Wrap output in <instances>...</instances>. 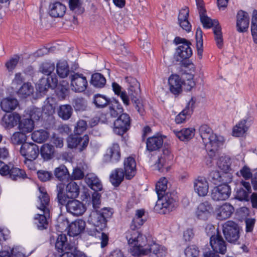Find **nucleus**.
Wrapping results in <instances>:
<instances>
[{
    "instance_id": "nucleus-49",
    "label": "nucleus",
    "mask_w": 257,
    "mask_h": 257,
    "mask_svg": "<svg viewBox=\"0 0 257 257\" xmlns=\"http://www.w3.org/2000/svg\"><path fill=\"white\" fill-rule=\"evenodd\" d=\"M196 48L197 55L200 59L202 58L203 53L202 31L200 28H198L196 32Z\"/></svg>"
},
{
    "instance_id": "nucleus-64",
    "label": "nucleus",
    "mask_w": 257,
    "mask_h": 257,
    "mask_svg": "<svg viewBox=\"0 0 257 257\" xmlns=\"http://www.w3.org/2000/svg\"><path fill=\"white\" fill-rule=\"evenodd\" d=\"M240 175L245 180L251 179L253 175L251 172L250 169L247 166H244L239 171Z\"/></svg>"
},
{
    "instance_id": "nucleus-29",
    "label": "nucleus",
    "mask_w": 257,
    "mask_h": 257,
    "mask_svg": "<svg viewBox=\"0 0 257 257\" xmlns=\"http://www.w3.org/2000/svg\"><path fill=\"white\" fill-rule=\"evenodd\" d=\"M251 124V120L248 118L240 120L233 128V136L236 137L243 136L247 132Z\"/></svg>"
},
{
    "instance_id": "nucleus-33",
    "label": "nucleus",
    "mask_w": 257,
    "mask_h": 257,
    "mask_svg": "<svg viewBox=\"0 0 257 257\" xmlns=\"http://www.w3.org/2000/svg\"><path fill=\"white\" fill-rule=\"evenodd\" d=\"M66 6L60 2H55L49 6V14L52 17L61 18L65 14Z\"/></svg>"
},
{
    "instance_id": "nucleus-51",
    "label": "nucleus",
    "mask_w": 257,
    "mask_h": 257,
    "mask_svg": "<svg viewBox=\"0 0 257 257\" xmlns=\"http://www.w3.org/2000/svg\"><path fill=\"white\" fill-rule=\"evenodd\" d=\"M228 175L226 173L221 174L217 170L212 171L209 176V178L214 184H217L220 182H223L225 181L224 178H225Z\"/></svg>"
},
{
    "instance_id": "nucleus-46",
    "label": "nucleus",
    "mask_w": 257,
    "mask_h": 257,
    "mask_svg": "<svg viewBox=\"0 0 257 257\" xmlns=\"http://www.w3.org/2000/svg\"><path fill=\"white\" fill-rule=\"evenodd\" d=\"M109 105V112L111 116L116 117L123 113V108L117 100H114L111 102Z\"/></svg>"
},
{
    "instance_id": "nucleus-13",
    "label": "nucleus",
    "mask_w": 257,
    "mask_h": 257,
    "mask_svg": "<svg viewBox=\"0 0 257 257\" xmlns=\"http://www.w3.org/2000/svg\"><path fill=\"white\" fill-rule=\"evenodd\" d=\"M222 231L226 240L230 243H235L239 238L240 229L234 221H227L222 225Z\"/></svg>"
},
{
    "instance_id": "nucleus-61",
    "label": "nucleus",
    "mask_w": 257,
    "mask_h": 257,
    "mask_svg": "<svg viewBox=\"0 0 257 257\" xmlns=\"http://www.w3.org/2000/svg\"><path fill=\"white\" fill-rule=\"evenodd\" d=\"M218 166L225 173L230 170L229 160L225 158H220L218 162Z\"/></svg>"
},
{
    "instance_id": "nucleus-52",
    "label": "nucleus",
    "mask_w": 257,
    "mask_h": 257,
    "mask_svg": "<svg viewBox=\"0 0 257 257\" xmlns=\"http://www.w3.org/2000/svg\"><path fill=\"white\" fill-rule=\"evenodd\" d=\"M213 30L216 44L218 48L222 49L223 47V39L221 27L220 25L217 26L213 29Z\"/></svg>"
},
{
    "instance_id": "nucleus-14",
    "label": "nucleus",
    "mask_w": 257,
    "mask_h": 257,
    "mask_svg": "<svg viewBox=\"0 0 257 257\" xmlns=\"http://www.w3.org/2000/svg\"><path fill=\"white\" fill-rule=\"evenodd\" d=\"M21 154L25 157V163L32 164V161L35 160L39 154L38 146L34 143H25L21 146Z\"/></svg>"
},
{
    "instance_id": "nucleus-9",
    "label": "nucleus",
    "mask_w": 257,
    "mask_h": 257,
    "mask_svg": "<svg viewBox=\"0 0 257 257\" xmlns=\"http://www.w3.org/2000/svg\"><path fill=\"white\" fill-rule=\"evenodd\" d=\"M176 45L181 44L176 49L175 58L177 61L181 63L185 66H187L188 63L184 62L192 55V51L190 48L191 43L184 38L177 37L174 40Z\"/></svg>"
},
{
    "instance_id": "nucleus-30",
    "label": "nucleus",
    "mask_w": 257,
    "mask_h": 257,
    "mask_svg": "<svg viewBox=\"0 0 257 257\" xmlns=\"http://www.w3.org/2000/svg\"><path fill=\"white\" fill-rule=\"evenodd\" d=\"M85 227V222L82 219H77L69 225L68 233L69 236H76L79 235Z\"/></svg>"
},
{
    "instance_id": "nucleus-4",
    "label": "nucleus",
    "mask_w": 257,
    "mask_h": 257,
    "mask_svg": "<svg viewBox=\"0 0 257 257\" xmlns=\"http://www.w3.org/2000/svg\"><path fill=\"white\" fill-rule=\"evenodd\" d=\"M39 200L40 204L38 208L42 210L43 214H37L34 218V223L39 230H44L48 228V218L50 215V198L44 188H39Z\"/></svg>"
},
{
    "instance_id": "nucleus-19",
    "label": "nucleus",
    "mask_w": 257,
    "mask_h": 257,
    "mask_svg": "<svg viewBox=\"0 0 257 257\" xmlns=\"http://www.w3.org/2000/svg\"><path fill=\"white\" fill-rule=\"evenodd\" d=\"M62 205H65L67 211L73 215H81L86 211V207L83 203L76 199L71 200H68V199L66 204Z\"/></svg>"
},
{
    "instance_id": "nucleus-15",
    "label": "nucleus",
    "mask_w": 257,
    "mask_h": 257,
    "mask_svg": "<svg viewBox=\"0 0 257 257\" xmlns=\"http://www.w3.org/2000/svg\"><path fill=\"white\" fill-rule=\"evenodd\" d=\"M131 120V117L128 114H121L114 121V133L118 135L122 136L130 129Z\"/></svg>"
},
{
    "instance_id": "nucleus-56",
    "label": "nucleus",
    "mask_w": 257,
    "mask_h": 257,
    "mask_svg": "<svg viewBox=\"0 0 257 257\" xmlns=\"http://www.w3.org/2000/svg\"><path fill=\"white\" fill-rule=\"evenodd\" d=\"M26 136L23 132H15L11 138V142L14 145H20L25 143Z\"/></svg>"
},
{
    "instance_id": "nucleus-42",
    "label": "nucleus",
    "mask_w": 257,
    "mask_h": 257,
    "mask_svg": "<svg viewBox=\"0 0 257 257\" xmlns=\"http://www.w3.org/2000/svg\"><path fill=\"white\" fill-rule=\"evenodd\" d=\"M206 11L199 13L200 19L203 26L204 28L209 29L211 27L213 28L217 26H219L218 21L216 20H212L206 15Z\"/></svg>"
},
{
    "instance_id": "nucleus-34",
    "label": "nucleus",
    "mask_w": 257,
    "mask_h": 257,
    "mask_svg": "<svg viewBox=\"0 0 257 257\" xmlns=\"http://www.w3.org/2000/svg\"><path fill=\"white\" fill-rule=\"evenodd\" d=\"M171 92L174 94H178L182 91V82L178 75H172L168 79Z\"/></svg>"
},
{
    "instance_id": "nucleus-36",
    "label": "nucleus",
    "mask_w": 257,
    "mask_h": 257,
    "mask_svg": "<svg viewBox=\"0 0 257 257\" xmlns=\"http://www.w3.org/2000/svg\"><path fill=\"white\" fill-rule=\"evenodd\" d=\"M163 139L162 136H154L147 139V149L152 152L160 149L163 146Z\"/></svg>"
},
{
    "instance_id": "nucleus-59",
    "label": "nucleus",
    "mask_w": 257,
    "mask_h": 257,
    "mask_svg": "<svg viewBox=\"0 0 257 257\" xmlns=\"http://www.w3.org/2000/svg\"><path fill=\"white\" fill-rule=\"evenodd\" d=\"M87 127V124L85 120H79L75 126L74 132L76 135H80L86 130Z\"/></svg>"
},
{
    "instance_id": "nucleus-60",
    "label": "nucleus",
    "mask_w": 257,
    "mask_h": 257,
    "mask_svg": "<svg viewBox=\"0 0 257 257\" xmlns=\"http://www.w3.org/2000/svg\"><path fill=\"white\" fill-rule=\"evenodd\" d=\"M199 253L198 248L194 245L188 246L185 249L186 257H197Z\"/></svg>"
},
{
    "instance_id": "nucleus-5",
    "label": "nucleus",
    "mask_w": 257,
    "mask_h": 257,
    "mask_svg": "<svg viewBox=\"0 0 257 257\" xmlns=\"http://www.w3.org/2000/svg\"><path fill=\"white\" fill-rule=\"evenodd\" d=\"M112 212L110 209L103 208L100 211H92L88 218V222L92 224L95 228L88 231L89 234L96 236V232L102 231L106 227L107 219L111 217Z\"/></svg>"
},
{
    "instance_id": "nucleus-22",
    "label": "nucleus",
    "mask_w": 257,
    "mask_h": 257,
    "mask_svg": "<svg viewBox=\"0 0 257 257\" xmlns=\"http://www.w3.org/2000/svg\"><path fill=\"white\" fill-rule=\"evenodd\" d=\"M251 192V188L249 182L241 181L240 186L236 190L235 198L241 201H248L249 195Z\"/></svg>"
},
{
    "instance_id": "nucleus-7",
    "label": "nucleus",
    "mask_w": 257,
    "mask_h": 257,
    "mask_svg": "<svg viewBox=\"0 0 257 257\" xmlns=\"http://www.w3.org/2000/svg\"><path fill=\"white\" fill-rule=\"evenodd\" d=\"M145 245L146 244L141 246L139 244H137L135 246L130 248V252L133 255L137 257L147 255L150 253H153L157 257H164L167 253V249L164 246L154 242L148 245L147 247L145 248Z\"/></svg>"
},
{
    "instance_id": "nucleus-11",
    "label": "nucleus",
    "mask_w": 257,
    "mask_h": 257,
    "mask_svg": "<svg viewBox=\"0 0 257 257\" xmlns=\"http://www.w3.org/2000/svg\"><path fill=\"white\" fill-rule=\"evenodd\" d=\"M0 174L13 180L24 179L27 175L24 170L16 167L12 163L6 164L0 161Z\"/></svg>"
},
{
    "instance_id": "nucleus-38",
    "label": "nucleus",
    "mask_w": 257,
    "mask_h": 257,
    "mask_svg": "<svg viewBox=\"0 0 257 257\" xmlns=\"http://www.w3.org/2000/svg\"><path fill=\"white\" fill-rule=\"evenodd\" d=\"M125 174L121 168H117L112 171L109 176L110 182L115 187L118 186L123 180Z\"/></svg>"
},
{
    "instance_id": "nucleus-47",
    "label": "nucleus",
    "mask_w": 257,
    "mask_h": 257,
    "mask_svg": "<svg viewBox=\"0 0 257 257\" xmlns=\"http://www.w3.org/2000/svg\"><path fill=\"white\" fill-rule=\"evenodd\" d=\"M93 103L97 108H104L110 103V99L106 96L96 94L93 96Z\"/></svg>"
},
{
    "instance_id": "nucleus-48",
    "label": "nucleus",
    "mask_w": 257,
    "mask_h": 257,
    "mask_svg": "<svg viewBox=\"0 0 257 257\" xmlns=\"http://www.w3.org/2000/svg\"><path fill=\"white\" fill-rule=\"evenodd\" d=\"M72 108L69 104L62 105L59 106L58 110V114L63 120L69 119L72 114Z\"/></svg>"
},
{
    "instance_id": "nucleus-40",
    "label": "nucleus",
    "mask_w": 257,
    "mask_h": 257,
    "mask_svg": "<svg viewBox=\"0 0 257 257\" xmlns=\"http://www.w3.org/2000/svg\"><path fill=\"white\" fill-rule=\"evenodd\" d=\"M176 137L181 141H187L192 139L195 135V129L193 128H183L181 130L174 131Z\"/></svg>"
},
{
    "instance_id": "nucleus-31",
    "label": "nucleus",
    "mask_w": 257,
    "mask_h": 257,
    "mask_svg": "<svg viewBox=\"0 0 257 257\" xmlns=\"http://www.w3.org/2000/svg\"><path fill=\"white\" fill-rule=\"evenodd\" d=\"M85 181L87 185L94 191L98 192L102 189V185L98 178L93 173L86 175Z\"/></svg>"
},
{
    "instance_id": "nucleus-12",
    "label": "nucleus",
    "mask_w": 257,
    "mask_h": 257,
    "mask_svg": "<svg viewBox=\"0 0 257 257\" xmlns=\"http://www.w3.org/2000/svg\"><path fill=\"white\" fill-rule=\"evenodd\" d=\"M210 244L215 252L210 251L207 252L204 254V257H220L217 253L224 254L226 251V243L221 235L219 234L211 236Z\"/></svg>"
},
{
    "instance_id": "nucleus-54",
    "label": "nucleus",
    "mask_w": 257,
    "mask_h": 257,
    "mask_svg": "<svg viewBox=\"0 0 257 257\" xmlns=\"http://www.w3.org/2000/svg\"><path fill=\"white\" fill-rule=\"evenodd\" d=\"M251 32L253 42L257 44V10H254L251 23Z\"/></svg>"
},
{
    "instance_id": "nucleus-6",
    "label": "nucleus",
    "mask_w": 257,
    "mask_h": 257,
    "mask_svg": "<svg viewBox=\"0 0 257 257\" xmlns=\"http://www.w3.org/2000/svg\"><path fill=\"white\" fill-rule=\"evenodd\" d=\"M80 188L78 185L72 181L65 185L59 183L56 187L57 198L60 204H66L69 198L74 199L79 194Z\"/></svg>"
},
{
    "instance_id": "nucleus-50",
    "label": "nucleus",
    "mask_w": 257,
    "mask_h": 257,
    "mask_svg": "<svg viewBox=\"0 0 257 257\" xmlns=\"http://www.w3.org/2000/svg\"><path fill=\"white\" fill-rule=\"evenodd\" d=\"M54 175L60 181H63L70 177L68 170L64 165H61L56 168L54 171Z\"/></svg>"
},
{
    "instance_id": "nucleus-1",
    "label": "nucleus",
    "mask_w": 257,
    "mask_h": 257,
    "mask_svg": "<svg viewBox=\"0 0 257 257\" xmlns=\"http://www.w3.org/2000/svg\"><path fill=\"white\" fill-rule=\"evenodd\" d=\"M167 179L163 177L156 183V191L158 200L155 209L160 213L167 214L173 211L177 206L176 201L172 196V193H166L167 189Z\"/></svg>"
},
{
    "instance_id": "nucleus-53",
    "label": "nucleus",
    "mask_w": 257,
    "mask_h": 257,
    "mask_svg": "<svg viewBox=\"0 0 257 257\" xmlns=\"http://www.w3.org/2000/svg\"><path fill=\"white\" fill-rule=\"evenodd\" d=\"M55 100L52 97H49L44 102L43 107V111L48 115L52 114L54 112L55 108Z\"/></svg>"
},
{
    "instance_id": "nucleus-37",
    "label": "nucleus",
    "mask_w": 257,
    "mask_h": 257,
    "mask_svg": "<svg viewBox=\"0 0 257 257\" xmlns=\"http://www.w3.org/2000/svg\"><path fill=\"white\" fill-rule=\"evenodd\" d=\"M19 105L17 99L11 97L4 98L1 102L2 109L6 112H11L15 110Z\"/></svg>"
},
{
    "instance_id": "nucleus-16",
    "label": "nucleus",
    "mask_w": 257,
    "mask_h": 257,
    "mask_svg": "<svg viewBox=\"0 0 257 257\" xmlns=\"http://www.w3.org/2000/svg\"><path fill=\"white\" fill-rule=\"evenodd\" d=\"M89 141V137L87 135L83 137L71 135L68 137L67 142L68 148L71 149L77 148L79 152H81L87 147Z\"/></svg>"
},
{
    "instance_id": "nucleus-3",
    "label": "nucleus",
    "mask_w": 257,
    "mask_h": 257,
    "mask_svg": "<svg viewBox=\"0 0 257 257\" xmlns=\"http://www.w3.org/2000/svg\"><path fill=\"white\" fill-rule=\"evenodd\" d=\"M199 133L208 155L210 157H213L215 152L223 145V137L214 134L212 130L206 124L200 126Z\"/></svg>"
},
{
    "instance_id": "nucleus-62",
    "label": "nucleus",
    "mask_w": 257,
    "mask_h": 257,
    "mask_svg": "<svg viewBox=\"0 0 257 257\" xmlns=\"http://www.w3.org/2000/svg\"><path fill=\"white\" fill-rule=\"evenodd\" d=\"M38 178L42 182H46L51 179L52 177V173L45 170H39L37 172Z\"/></svg>"
},
{
    "instance_id": "nucleus-10",
    "label": "nucleus",
    "mask_w": 257,
    "mask_h": 257,
    "mask_svg": "<svg viewBox=\"0 0 257 257\" xmlns=\"http://www.w3.org/2000/svg\"><path fill=\"white\" fill-rule=\"evenodd\" d=\"M56 249L61 252H63L60 257H76L75 256V241L68 242L67 238L65 234L58 235L55 243Z\"/></svg>"
},
{
    "instance_id": "nucleus-35",
    "label": "nucleus",
    "mask_w": 257,
    "mask_h": 257,
    "mask_svg": "<svg viewBox=\"0 0 257 257\" xmlns=\"http://www.w3.org/2000/svg\"><path fill=\"white\" fill-rule=\"evenodd\" d=\"M233 211V207L231 204L225 203L218 208L217 218L219 220L226 219L230 217Z\"/></svg>"
},
{
    "instance_id": "nucleus-44",
    "label": "nucleus",
    "mask_w": 257,
    "mask_h": 257,
    "mask_svg": "<svg viewBox=\"0 0 257 257\" xmlns=\"http://www.w3.org/2000/svg\"><path fill=\"white\" fill-rule=\"evenodd\" d=\"M90 84L94 87L101 88L106 84V79L100 73H95L92 75Z\"/></svg>"
},
{
    "instance_id": "nucleus-2",
    "label": "nucleus",
    "mask_w": 257,
    "mask_h": 257,
    "mask_svg": "<svg viewBox=\"0 0 257 257\" xmlns=\"http://www.w3.org/2000/svg\"><path fill=\"white\" fill-rule=\"evenodd\" d=\"M145 210H137L136 215L130 225V229L125 233V238L127 240L130 248L135 246L137 244L145 245L147 243V238L139 230L141 226L146 221Z\"/></svg>"
},
{
    "instance_id": "nucleus-23",
    "label": "nucleus",
    "mask_w": 257,
    "mask_h": 257,
    "mask_svg": "<svg viewBox=\"0 0 257 257\" xmlns=\"http://www.w3.org/2000/svg\"><path fill=\"white\" fill-rule=\"evenodd\" d=\"M193 185L195 192L199 196L204 197L207 194L209 185L205 177H198L194 180Z\"/></svg>"
},
{
    "instance_id": "nucleus-27",
    "label": "nucleus",
    "mask_w": 257,
    "mask_h": 257,
    "mask_svg": "<svg viewBox=\"0 0 257 257\" xmlns=\"http://www.w3.org/2000/svg\"><path fill=\"white\" fill-rule=\"evenodd\" d=\"M212 210L213 208L210 203L205 201L198 205L196 214L198 218L205 220L210 216Z\"/></svg>"
},
{
    "instance_id": "nucleus-8",
    "label": "nucleus",
    "mask_w": 257,
    "mask_h": 257,
    "mask_svg": "<svg viewBox=\"0 0 257 257\" xmlns=\"http://www.w3.org/2000/svg\"><path fill=\"white\" fill-rule=\"evenodd\" d=\"M124 80L127 84L129 95L132 102L134 104L138 112L141 115H143L145 113L144 105L141 100L138 98L141 92L140 83L136 78L131 76L126 77Z\"/></svg>"
},
{
    "instance_id": "nucleus-25",
    "label": "nucleus",
    "mask_w": 257,
    "mask_h": 257,
    "mask_svg": "<svg viewBox=\"0 0 257 257\" xmlns=\"http://www.w3.org/2000/svg\"><path fill=\"white\" fill-rule=\"evenodd\" d=\"M21 119V116L17 113L5 114L2 119L1 124L6 129L10 130L16 126Z\"/></svg>"
},
{
    "instance_id": "nucleus-63",
    "label": "nucleus",
    "mask_w": 257,
    "mask_h": 257,
    "mask_svg": "<svg viewBox=\"0 0 257 257\" xmlns=\"http://www.w3.org/2000/svg\"><path fill=\"white\" fill-rule=\"evenodd\" d=\"M20 57L16 55L12 58L9 61L6 63V66L9 71H13L17 66Z\"/></svg>"
},
{
    "instance_id": "nucleus-32",
    "label": "nucleus",
    "mask_w": 257,
    "mask_h": 257,
    "mask_svg": "<svg viewBox=\"0 0 257 257\" xmlns=\"http://www.w3.org/2000/svg\"><path fill=\"white\" fill-rule=\"evenodd\" d=\"M173 159V155L171 151L168 149H163V154L159 157L157 162L154 165L155 169L160 172L163 171V167L166 165L167 162Z\"/></svg>"
},
{
    "instance_id": "nucleus-55",
    "label": "nucleus",
    "mask_w": 257,
    "mask_h": 257,
    "mask_svg": "<svg viewBox=\"0 0 257 257\" xmlns=\"http://www.w3.org/2000/svg\"><path fill=\"white\" fill-rule=\"evenodd\" d=\"M55 65L54 63L50 62L43 63L40 68V71L44 74L47 76H55V75H51L55 70Z\"/></svg>"
},
{
    "instance_id": "nucleus-28",
    "label": "nucleus",
    "mask_w": 257,
    "mask_h": 257,
    "mask_svg": "<svg viewBox=\"0 0 257 257\" xmlns=\"http://www.w3.org/2000/svg\"><path fill=\"white\" fill-rule=\"evenodd\" d=\"M195 102L196 99L194 97H192L186 107L176 116L175 121L177 123L184 122L187 116H189L193 112Z\"/></svg>"
},
{
    "instance_id": "nucleus-21",
    "label": "nucleus",
    "mask_w": 257,
    "mask_h": 257,
    "mask_svg": "<svg viewBox=\"0 0 257 257\" xmlns=\"http://www.w3.org/2000/svg\"><path fill=\"white\" fill-rule=\"evenodd\" d=\"M249 24L248 14L242 10L238 11L236 16V30L239 33L247 31Z\"/></svg>"
},
{
    "instance_id": "nucleus-18",
    "label": "nucleus",
    "mask_w": 257,
    "mask_h": 257,
    "mask_svg": "<svg viewBox=\"0 0 257 257\" xmlns=\"http://www.w3.org/2000/svg\"><path fill=\"white\" fill-rule=\"evenodd\" d=\"M72 89L75 92H81L85 90L88 83L86 77L83 74L74 73L70 76Z\"/></svg>"
},
{
    "instance_id": "nucleus-43",
    "label": "nucleus",
    "mask_w": 257,
    "mask_h": 257,
    "mask_svg": "<svg viewBox=\"0 0 257 257\" xmlns=\"http://www.w3.org/2000/svg\"><path fill=\"white\" fill-rule=\"evenodd\" d=\"M34 127V121L30 118H23L19 122V128L23 133L31 132Z\"/></svg>"
},
{
    "instance_id": "nucleus-26",
    "label": "nucleus",
    "mask_w": 257,
    "mask_h": 257,
    "mask_svg": "<svg viewBox=\"0 0 257 257\" xmlns=\"http://www.w3.org/2000/svg\"><path fill=\"white\" fill-rule=\"evenodd\" d=\"M123 166L125 178L127 180L131 179L136 174V163L135 159L132 157L125 158Z\"/></svg>"
},
{
    "instance_id": "nucleus-39",
    "label": "nucleus",
    "mask_w": 257,
    "mask_h": 257,
    "mask_svg": "<svg viewBox=\"0 0 257 257\" xmlns=\"http://www.w3.org/2000/svg\"><path fill=\"white\" fill-rule=\"evenodd\" d=\"M55 153L54 147L49 143L43 144L40 149V154L45 161L52 159Z\"/></svg>"
},
{
    "instance_id": "nucleus-45",
    "label": "nucleus",
    "mask_w": 257,
    "mask_h": 257,
    "mask_svg": "<svg viewBox=\"0 0 257 257\" xmlns=\"http://www.w3.org/2000/svg\"><path fill=\"white\" fill-rule=\"evenodd\" d=\"M56 71L58 76L61 78L66 77L69 72V67L66 61H59L56 65Z\"/></svg>"
},
{
    "instance_id": "nucleus-24",
    "label": "nucleus",
    "mask_w": 257,
    "mask_h": 257,
    "mask_svg": "<svg viewBox=\"0 0 257 257\" xmlns=\"http://www.w3.org/2000/svg\"><path fill=\"white\" fill-rule=\"evenodd\" d=\"M107 161L111 163H116L119 161L121 158V153L119 146L117 143H113L109 147L105 155Z\"/></svg>"
},
{
    "instance_id": "nucleus-41",
    "label": "nucleus",
    "mask_w": 257,
    "mask_h": 257,
    "mask_svg": "<svg viewBox=\"0 0 257 257\" xmlns=\"http://www.w3.org/2000/svg\"><path fill=\"white\" fill-rule=\"evenodd\" d=\"M50 136V133L46 130L40 129L35 131L31 134L32 139L38 143L46 142Z\"/></svg>"
},
{
    "instance_id": "nucleus-20",
    "label": "nucleus",
    "mask_w": 257,
    "mask_h": 257,
    "mask_svg": "<svg viewBox=\"0 0 257 257\" xmlns=\"http://www.w3.org/2000/svg\"><path fill=\"white\" fill-rule=\"evenodd\" d=\"M58 80L56 76H47L40 79L36 85L37 89L43 93L47 91L49 88H54L56 87Z\"/></svg>"
},
{
    "instance_id": "nucleus-58",
    "label": "nucleus",
    "mask_w": 257,
    "mask_h": 257,
    "mask_svg": "<svg viewBox=\"0 0 257 257\" xmlns=\"http://www.w3.org/2000/svg\"><path fill=\"white\" fill-rule=\"evenodd\" d=\"M72 103L76 111H83L86 109V102L82 98H76L74 99Z\"/></svg>"
},
{
    "instance_id": "nucleus-57",
    "label": "nucleus",
    "mask_w": 257,
    "mask_h": 257,
    "mask_svg": "<svg viewBox=\"0 0 257 257\" xmlns=\"http://www.w3.org/2000/svg\"><path fill=\"white\" fill-rule=\"evenodd\" d=\"M33 92V87L29 83H25L18 90V93L22 97L30 95Z\"/></svg>"
},
{
    "instance_id": "nucleus-17",
    "label": "nucleus",
    "mask_w": 257,
    "mask_h": 257,
    "mask_svg": "<svg viewBox=\"0 0 257 257\" xmlns=\"http://www.w3.org/2000/svg\"><path fill=\"white\" fill-rule=\"evenodd\" d=\"M230 194V187L226 183H223L214 187L211 196L214 201H223L228 199Z\"/></svg>"
}]
</instances>
